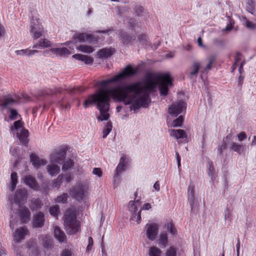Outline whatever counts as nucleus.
<instances>
[{
  "mask_svg": "<svg viewBox=\"0 0 256 256\" xmlns=\"http://www.w3.org/2000/svg\"><path fill=\"white\" fill-rule=\"evenodd\" d=\"M72 252L67 249L64 250L60 254V256H72Z\"/></svg>",
  "mask_w": 256,
  "mask_h": 256,
  "instance_id": "4d7b16f0",
  "label": "nucleus"
},
{
  "mask_svg": "<svg viewBox=\"0 0 256 256\" xmlns=\"http://www.w3.org/2000/svg\"><path fill=\"white\" fill-rule=\"evenodd\" d=\"M151 208V205L149 203H146L144 204L141 210H148Z\"/></svg>",
  "mask_w": 256,
  "mask_h": 256,
  "instance_id": "69168bd1",
  "label": "nucleus"
},
{
  "mask_svg": "<svg viewBox=\"0 0 256 256\" xmlns=\"http://www.w3.org/2000/svg\"><path fill=\"white\" fill-rule=\"evenodd\" d=\"M145 228L148 238L152 241L155 240L158 232V225L155 223L147 224Z\"/></svg>",
  "mask_w": 256,
  "mask_h": 256,
  "instance_id": "9b49d317",
  "label": "nucleus"
},
{
  "mask_svg": "<svg viewBox=\"0 0 256 256\" xmlns=\"http://www.w3.org/2000/svg\"><path fill=\"white\" fill-rule=\"evenodd\" d=\"M165 256H176V250L174 246H170L167 249Z\"/></svg>",
  "mask_w": 256,
  "mask_h": 256,
  "instance_id": "09e8293b",
  "label": "nucleus"
},
{
  "mask_svg": "<svg viewBox=\"0 0 256 256\" xmlns=\"http://www.w3.org/2000/svg\"><path fill=\"white\" fill-rule=\"evenodd\" d=\"M78 50L81 52L87 54L92 53L94 50V48L92 46L86 44L80 45L78 47Z\"/></svg>",
  "mask_w": 256,
  "mask_h": 256,
  "instance_id": "72a5a7b5",
  "label": "nucleus"
},
{
  "mask_svg": "<svg viewBox=\"0 0 256 256\" xmlns=\"http://www.w3.org/2000/svg\"><path fill=\"white\" fill-rule=\"evenodd\" d=\"M49 211L51 215L57 218L60 212V208L58 206H54L50 208Z\"/></svg>",
  "mask_w": 256,
  "mask_h": 256,
  "instance_id": "58836bf2",
  "label": "nucleus"
},
{
  "mask_svg": "<svg viewBox=\"0 0 256 256\" xmlns=\"http://www.w3.org/2000/svg\"><path fill=\"white\" fill-rule=\"evenodd\" d=\"M140 206V203L138 200H130L128 204V210L131 214L130 220L136 221L138 224L141 222V211L140 210L138 211V207Z\"/></svg>",
  "mask_w": 256,
  "mask_h": 256,
  "instance_id": "0eeeda50",
  "label": "nucleus"
},
{
  "mask_svg": "<svg viewBox=\"0 0 256 256\" xmlns=\"http://www.w3.org/2000/svg\"><path fill=\"white\" fill-rule=\"evenodd\" d=\"M214 168L211 164H209L208 170V176H210L212 180H214L215 179V176L213 175Z\"/></svg>",
  "mask_w": 256,
  "mask_h": 256,
  "instance_id": "864d4df0",
  "label": "nucleus"
},
{
  "mask_svg": "<svg viewBox=\"0 0 256 256\" xmlns=\"http://www.w3.org/2000/svg\"><path fill=\"white\" fill-rule=\"evenodd\" d=\"M64 90V89L62 88H56L50 94H56V93H62ZM64 90L68 91L70 94H74L76 92H82L85 90V88L80 86H77L76 88H68L64 89ZM47 94H50V92H47Z\"/></svg>",
  "mask_w": 256,
  "mask_h": 256,
  "instance_id": "4468645a",
  "label": "nucleus"
},
{
  "mask_svg": "<svg viewBox=\"0 0 256 256\" xmlns=\"http://www.w3.org/2000/svg\"><path fill=\"white\" fill-rule=\"evenodd\" d=\"M237 136L240 141H242L246 138V135L244 132H240Z\"/></svg>",
  "mask_w": 256,
  "mask_h": 256,
  "instance_id": "6e6d98bb",
  "label": "nucleus"
},
{
  "mask_svg": "<svg viewBox=\"0 0 256 256\" xmlns=\"http://www.w3.org/2000/svg\"><path fill=\"white\" fill-rule=\"evenodd\" d=\"M28 234V230L26 227L23 226L18 228L13 235L14 241L17 242H20Z\"/></svg>",
  "mask_w": 256,
  "mask_h": 256,
  "instance_id": "ddd939ff",
  "label": "nucleus"
},
{
  "mask_svg": "<svg viewBox=\"0 0 256 256\" xmlns=\"http://www.w3.org/2000/svg\"><path fill=\"white\" fill-rule=\"evenodd\" d=\"M134 11L136 16H142L144 12V8L141 6H136L134 8Z\"/></svg>",
  "mask_w": 256,
  "mask_h": 256,
  "instance_id": "4c0bfd02",
  "label": "nucleus"
},
{
  "mask_svg": "<svg viewBox=\"0 0 256 256\" xmlns=\"http://www.w3.org/2000/svg\"><path fill=\"white\" fill-rule=\"evenodd\" d=\"M186 108V104L182 101L173 103L168 108V112L172 116L176 117Z\"/></svg>",
  "mask_w": 256,
  "mask_h": 256,
  "instance_id": "1a4fd4ad",
  "label": "nucleus"
},
{
  "mask_svg": "<svg viewBox=\"0 0 256 256\" xmlns=\"http://www.w3.org/2000/svg\"><path fill=\"white\" fill-rule=\"evenodd\" d=\"M54 236L55 238L60 242H64L66 239V236L64 232L62 231L58 226H56L54 229Z\"/></svg>",
  "mask_w": 256,
  "mask_h": 256,
  "instance_id": "a878e982",
  "label": "nucleus"
},
{
  "mask_svg": "<svg viewBox=\"0 0 256 256\" xmlns=\"http://www.w3.org/2000/svg\"><path fill=\"white\" fill-rule=\"evenodd\" d=\"M39 46L42 48H48L52 46V43L46 38L40 39L39 40Z\"/></svg>",
  "mask_w": 256,
  "mask_h": 256,
  "instance_id": "a19ab883",
  "label": "nucleus"
},
{
  "mask_svg": "<svg viewBox=\"0 0 256 256\" xmlns=\"http://www.w3.org/2000/svg\"><path fill=\"white\" fill-rule=\"evenodd\" d=\"M128 26L132 30H135L136 26H138V24L134 18H130L128 21Z\"/></svg>",
  "mask_w": 256,
  "mask_h": 256,
  "instance_id": "3c124183",
  "label": "nucleus"
},
{
  "mask_svg": "<svg viewBox=\"0 0 256 256\" xmlns=\"http://www.w3.org/2000/svg\"><path fill=\"white\" fill-rule=\"evenodd\" d=\"M236 254L238 255H240V240L239 238H238V239H237V244L236 245Z\"/></svg>",
  "mask_w": 256,
  "mask_h": 256,
  "instance_id": "e2e57ef3",
  "label": "nucleus"
},
{
  "mask_svg": "<svg viewBox=\"0 0 256 256\" xmlns=\"http://www.w3.org/2000/svg\"><path fill=\"white\" fill-rule=\"evenodd\" d=\"M64 44L68 46L70 49L72 50H74V48H76L78 50V47L79 46L77 44V42L75 41L73 39L72 41L66 42Z\"/></svg>",
  "mask_w": 256,
  "mask_h": 256,
  "instance_id": "ea45409f",
  "label": "nucleus"
},
{
  "mask_svg": "<svg viewBox=\"0 0 256 256\" xmlns=\"http://www.w3.org/2000/svg\"><path fill=\"white\" fill-rule=\"evenodd\" d=\"M66 150L63 148L55 150L50 156V163L62 164L66 158Z\"/></svg>",
  "mask_w": 256,
  "mask_h": 256,
  "instance_id": "6e6552de",
  "label": "nucleus"
},
{
  "mask_svg": "<svg viewBox=\"0 0 256 256\" xmlns=\"http://www.w3.org/2000/svg\"><path fill=\"white\" fill-rule=\"evenodd\" d=\"M154 188L157 192H158L160 190V185L158 181L156 182L154 185Z\"/></svg>",
  "mask_w": 256,
  "mask_h": 256,
  "instance_id": "0e129e2a",
  "label": "nucleus"
},
{
  "mask_svg": "<svg viewBox=\"0 0 256 256\" xmlns=\"http://www.w3.org/2000/svg\"><path fill=\"white\" fill-rule=\"evenodd\" d=\"M73 165V160L71 159H68L66 162H65L62 165V170L63 171H66L69 170L72 167Z\"/></svg>",
  "mask_w": 256,
  "mask_h": 256,
  "instance_id": "e433bc0d",
  "label": "nucleus"
},
{
  "mask_svg": "<svg viewBox=\"0 0 256 256\" xmlns=\"http://www.w3.org/2000/svg\"><path fill=\"white\" fill-rule=\"evenodd\" d=\"M138 40L142 44H144L146 41V36L144 34H140L138 36Z\"/></svg>",
  "mask_w": 256,
  "mask_h": 256,
  "instance_id": "13d9d810",
  "label": "nucleus"
},
{
  "mask_svg": "<svg viewBox=\"0 0 256 256\" xmlns=\"http://www.w3.org/2000/svg\"><path fill=\"white\" fill-rule=\"evenodd\" d=\"M27 198V192L24 189H18L15 193L13 200L19 206L21 204H24Z\"/></svg>",
  "mask_w": 256,
  "mask_h": 256,
  "instance_id": "f8f14e48",
  "label": "nucleus"
},
{
  "mask_svg": "<svg viewBox=\"0 0 256 256\" xmlns=\"http://www.w3.org/2000/svg\"><path fill=\"white\" fill-rule=\"evenodd\" d=\"M17 101L16 100L8 97L4 99L0 106L4 109L10 108Z\"/></svg>",
  "mask_w": 256,
  "mask_h": 256,
  "instance_id": "bb28decb",
  "label": "nucleus"
},
{
  "mask_svg": "<svg viewBox=\"0 0 256 256\" xmlns=\"http://www.w3.org/2000/svg\"><path fill=\"white\" fill-rule=\"evenodd\" d=\"M213 62L214 58H210L205 60L202 62H194L190 68V78H193L196 76L200 68L201 69L200 72L202 74L207 72L208 70H210Z\"/></svg>",
  "mask_w": 256,
  "mask_h": 256,
  "instance_id": "20e7f679",
  "label": "nucleus"
},
{
  "mask_svg": "<svg viewBox=\"0 0 256 256\" xmlns=\"http://www.w3.org/2000/svg\"><path fill=\"white\" fill-rule=\"evenodd\" d=\"M126 157L124 156L121 157L120 162L116 168V172L121 174L126 170Z\"/></svg>",
  "mask_w": 256,
  "mask_h": 256,
  "instance_id": "393cba45",
  "label": "nucleus"
},
{
  "mask_svg": "<svg viewBox=\"0 0 256 256\" xmlns=\"http://www.w3.org/2000/svg\"><path fill=\"white\" fill-rule=\"evenodd\" d=\"M30 162L33 166L36 168H39L42 166L46 164V162L42 159H40L39 157L34 154H32L30 156Z\"/></svg>",
  "mask_w": 256,
  "mask_h": 256,
  "instance_id": "a211bd4d",
  "label": "nucleus"
},
{
  "mask_svg": "<svg viewBox=\"0 0 256 256\" xmlns=\"http://www.w3.org/2000/svg\"><path fill=\"white\" fill-rule=\"evenodd\" d=\"M68 196L67 194L64 193L61 196H58L56 199L55 200H56V202H58V203H60V202L64 203L66 202V200H68Z\"/></svg>",
  "mask_w": 256,
  "mask_h": 256,
  "instance_id": "49530a36",
  "label": "nucleus"
},
{
  "mask_svg": "<svg viewBox=\"0 0 256 256\" xmlns=\"http://www.w3.org/2000/svg\"><path fill=\"white\" fill-rule=\"evenodd\" d=\"M64 226L70 234H76L80 228V222L77 220L76 212L70 208L66 210L64 216Z\"/></svg>",
  "mask_w": 256,
  "mask_h": 256,
  "instance_id": "f03ea898",
  "label": "nucleus"
},
{
  "mask_svg": "<svg viewBox=\"0 0 256 256\" xmlns=\"http://www.w3.org/2000/svg\"><path fill=\"white\" fill-rule=\"evenodd\" d=\"M114 52V49L112 48H104L100 50L98 52V56L100 58H106L110 56Z\"/></svg>",
  "mask_w": 256,
  "mask_h": 256,
  "instance_id": "cd10ccee",
  "label": "nucleus"
},
{
  "mask_svg": "<svg viewBox=\"0 0 256 256\" xmlns=\"http://www.w3.org/2000/svg\"><path fill=\"white\" fill-rule=\"evenodd\" d=\"M246 26L248 29L253 30L256 28V24L252 22L247 20L246 18L244 19Z\"/></svg>",
  "mask_w": 256,
  "mask_h": 256,
  "instance_id": "8fccbe9b",
  "label": "nucleus"
},
{
  "mask_svg": "<svg viewBox=\"0 0 256 256\" xmlns=\"http://www.w3.org/2000/svg\"><path fill=\"white\" fill-rule=\"evenodd\" d=\"M18 182L17 174L15 172L12 173L10 176V184L9 186V188L11 191H14L16 188Z\"/></svg>",
  "mask_w": 256,
  "mask_h": 256,
  "instance_id": "2f4dec72",
  "label": "nucleus"
},
{
  "mask_svg": "<svg viewBox=\"0 0 256 256\" xmlns=\"http://www.w3.org/2000/svg\"><path fill=\"white\" fill-rule=\"evenodd\" d=\"M224 216L225 220H228L230 222L232 221V214L230 208L226 207L224 211Z\"/></svg>",
  "mask_w": 256,
  "mask_h": 256,
  "instance_id": "de8ad7c7",
  "label": "nucleus"
},
{
  "mask_svg": "<svg viewBox=\"0 0 256 256\" xmlns=\"http://www.w3.org/2000/svg\"><path fill=\"white\" fill-rule=\"evenodd\" d=\"M138 72V68L128 65L113 78L98 82L95 84L96 91L90 95L84 102V108L95 104L100 112L98 119L100 121L107 120L110 117V98L115 102L130 105V110L135 112L141 108H146L149 106L151 99L148 90H151L158 86L160 95H167L168 86H172L169 74H149L146 86H142L140 82H136L108 88L110 84L132 76Z\"/></svg>",
  "mask_w": 256,
  "mask_h": 256,
  "instance_id": "f257e3e1",
  "label": "nucleus"
},
{
  "mask_svg": "<svg viewBox=\"0 0 256 256\" xmlns=\"http://www.w3.org/2000/svg\"><path fill=\"white\" fill-rule=\"evenodd\" d=\"M62 175L58 176L56 179L54 180L52 186L58 189L60 186L61 183L62 182Z\"/></svg>",
  "mask_w": 256,
  "mask_h": 256,
  "instance_id": "a18cd8bd",
  "label": "nucleus"
},
{
  "mask_svg": "<svg viewBox=\"0 0 256 256\" xmlns=\"http://www.w3.org/2000/svg\"><path fill=\"white\" fill-rule=\"evenodd\" d=\"M5 34V28L4 26L0 24V38L4 36Z\"/></svg>",
  "mask_w": 256,
  "mask_h": 256,
  "instance_id": "bf43d9fd",
  "label": "nucleus"
},
{
  "mask_svg": "<svg viewBox=\"0 0 256 256\" xmlns=\"http://www.w3.org/2000/svg\"><path fill=\"white\" fill-rule=\"evenodd\" d=\"M158 242L161 246L165 248L168 243V234L166 232H162L160 234Z\"/></svg>",
  "mask_w": 256,
  "mask_h": 256,
  "instance_id": "7c9ffc66",
  "label": "nucleus"
},
{
  "mask_svg": "<svg viewBox=\"0 0 256 256\" xmlns=\"http://www.w3.org/2000/svg\"><path fill=\"white\" fill-rule=\"evenodd\" d=\"M44 216L42 212H39L34 216L32 224L36 228H41L44 224Z\"/></svg>",
  "mask_w": 256,
  "mask_h": 256,
  "instance_id": "dca6fc26",
  "label": "nucleus"
},
{
  "mask_svg": "<svg viewBox=\"0 0 256 256\" xmlns=\"http://www.w3.org/2000/svg\"><path fill=\"white\" fill-rule=\"evenodd\" d=\"M88 186L87 182H81L70 188L68 192L72 197L78 201H82L86 200L88 196Z\"/></svg>",
  "mask_w": 256,
  "mask_h": 256,
  "instance_id": "7ed1b4c3",
  "label": "nucleus"
},
{
  "mask_svg": "<svg viewBox=\"0 0 256 256\" xmlns=\"http://www.w3.org/2000/svg\"><path fill=\"white\" fill-rule=\"evenodd\" d=\"M48 172L51 176H54L60 172V168L56 164L51 163L48 166Z\"/></svg>",
  "mask_w": 256,
  "mask_h": 256,
  "instance_id": "c85d7f7f",
  "label": "nucleus"
},
{
  "mask_svg": "<svg viewBox=\"0 0 256 256\" xmlns=\"http://www.w3.org/2000/svg\"><path fill=\"white\" fill-rule=\"evenodd\" d=\"M38 50H32L30 49H24L21 50H17L15 52L16 54L17 55L24 56H32L36 52H38Z\"/></svg>",
  "mask_w": 256,
  "mask_h": 256,
  "instance_id": "c756f323",
  "label": "nucleus"
},
{
  "mask_svg": "<svg viewBox=\"0 0 256 256\" xmlns=\"http://www.w3.org/2000/svg\"><path fill=\"white\" fill-rule=\"evenodd\" d=\"M184 121V118L182 116H179L177 118L174 120L172 123V126L173 127L181 126Z\"/></svg>",
  "mask_w": 256,
  "mask_h": 256,
  "instance_id": "79ce46f5",
  "label": "nucleus"
},
{
  "mask_svg": "<svg viewBox=\"0 0 256 256\" xmlns=\"http://www.w3.org/2000/svg\"><path fill=\"white\" fill-rule=\"evenodd\" d=\"M165 227L168 231L172 235H174L176 233V230L171 222H168L165 224Z\"/></svg>",
  "mask_w": 256,
  "mask_h": 256,
  "instance_id": "37998d69",
  "label": "nucleus"
},
{
  "mask_svg": "<svg viewBox=\"0 0 256 256\" xmlns=\"http://www.w3.org/2000/svg\"><path fill=\"white\" fill-rule=\"evenodd\" d=\"M72 39L77 42L95 44L97 42L98 39L96 37L87 33H79L74 34Z\"/></svg>",
  "mask_w": 256,
  "mask_h": 256,
  "instance_id": "9d476101",
  "label": "nucleus"
},
{
  "mask_svg": "<svg viewBox=\"0 0 256 256\" xmlns=\"http://www.w3.org/2000/svg\"><path fill=\"white\" fill-rule=\"evenodd\" d=\"M92 173L100 178L102 176V171L100 168H94L93 169Z\"/></svg>",
  "mask_w": 256,
  "mask_h": 256,
  "instance_id": "5fc2aeb1",
  "label": "nucleus"
},
{
  "mask_svg": "<svg viewBox=\"0 0 256 256\" xmlns=\"http://www.w3.org/2000/svg\"><path fill=\"white\" fill-rule=\"evenodd\" d=\"M232 28V25H228L224 28L222 30V31H230Z\"/></svg>",
  "mask_w": 256,
  "mask_h": 256,
  "instance_id": "338daca9",
  "label": "nucleus"
},
{
  "mask_svg": "<svg viewBox=\"0 0 256 256\" xmlns=\"http://www.w3.org/2000/svg\"><path fill=\"white\" fill-rule=\"evenodd\" d=\"M50 50L57 56H64L71 54V52L66 48H52Z\"/></svg>",
  "mask_w": 256,
  "mask_h": 256,
  "instance_id": "6ab92c4d",
  "label": "nucleus"
},
{
  "mask_svg": "<svg viewBox=\"0 0 256 256\" xmlns=\"http://www.w3.org/2000/svg\"><path fill=\"white\" fill-rule=\"evenodd\" d=\"M169 133L171 136L174 137L176 139L182 138L186 136L185 131L183 130H169Z\"/></svg>",
  "mask_w": 256,
  "mask_h": 256,
  "instance_id": "4be33fe9",
  "label": "nucleus"
},
{
  "mask_svg": "<svg viewBox=\"0 0 256 256\" xmlns=\"http://www.w3.org/2000/svg\"><path fill=\"white\" fill-rule=\"evenodd\" d=\"M112 30H113V28H110L106 30H102V31H98L97 32H100V33H104V34H110V32H111Z\"/></svg>",
  "mask_w": 256,
  "mask_h": 256,
  "instance_id": "052dcab7",
  "label": "nucleus"
},
{
  "mask_svg": "<svg viewBox=\"0 0 256 256\" xmlns=\"http://www.w3.org/2000/svg\"><path fill=\"white\" fill-rule=\"evenodd\" d=\"M194 188L192 184H190L188 190V200L192 210H194L195 205L196 206V203L195 202L196 200L194 198Z\"/></svg>",
  "mask_w": 256,
  "mask_h": 256,
  "instance_id": "2eb2a0df",
  "label": "nucleus"
},
{
  "mask_svg": "<svg viewBox=\"0 0 256 256\" xmlns=\"http://www.w3.org/2000/svg\"><path fill=\"white\" fill-rule=\"evenodd\" d=\"M251 146H256V136H254V137H253V139H252V143H251Z\"/></svg>",
  "mask_w": 256,
  "mask_h": 256,
  "instance_id": "774afa93",
  "label": "nucleus"
},
{
  "mask_svg": "<svg viewBox=\"0 0 256 256\" xmlns=\"http://www.w3.org/2000/svg\"><path fill=\"white\" fill-rule=\"evenodd\" d=\"M162 250L156 246H152L148 248L149 256H161Z\"/></svg>",
  "mask_w": 256,
  "mask_h": 256,
  "instance_id": "473e14b6",
  "label": "nucleus"
},
{
  "mask_svg": "<svg viewBox=\"0 0 256 256\" xmlns=\"http://www.w3.org/2000/svg\"><path fill=\"white\" fill-rule=\"evenodd\" d=\"M120 182V174L115 172L114 176L113 184L114 188L118 186Z\"/></svg>",
  "mask_w": 256,
  "mask_h": 256,
  "instance_id": "c03bdc74",
  "label": "nucleus"
},
{
  "mask_svg": "<svg viewBox=\"0 0 256 256\" xmlns=\"http://www.w3.org/2000/svg\"><path fill=\"white\" fill-rule=\"evenodd\" d=\"M24 182L28 186L31 188L38 190L39 188V185L36 182L34 178L31 176H27L24 178Z\"/></svg>",
  "mask_w": 256,
  "mask_h": 256,
  "instance_id": "f3484780",
  "label": "nucleus"
},
{
  "mask_svg": "<svg viewBox=\"0 0 256 256\" xmlns=\"http://www.w3.org/2000/svg\"><path fill=\"white\" fill-rule=\"evenodd\" d=\"M244 80V76H240L238 79V85L240 88H242V86Z\"/></svg>",
  "mask_w": 256,
  "mask_h": 256,
  "instance_id": "680f3d73",
  "label": "nucleus"
},
{
  "mask_svg": "<svg viewBox=\"0 0 256 256\" xmlns=\"http://www.w3.org/2000/svg\"><path fill=\"white\" fill-rule=\"evenodd\" d=\"M117 34L124 44H128L131 42L133 39H135L134 37L128 36L126 32L121 30H118Z\"/></svg>",
  "mask_w": 256,
  "mask_h": 256,
  "instance_id": "b1692460",
  "label": "nucleus"
},
{
  "mask_svg": "<svg viewBox=\"0 0 256 256\" xmlns=\"http://www.w3.org/2000/svg\"><path fill=\"white\" fill-rule=\"evenodd\" d=\"M112 122H108L106 124V126H105L103 130L102 138H106L108 135L110 134V132L112 130Z\"/></svg>",
  "mask_w": 256,
  "mask_h": 256,
  "instance_id": "c9c22d12",
  "label": "nucleus"
},
{
  "mask_svg": "<svg viewBox=\"0 0 256 256\" xmlns=\"http://www.w3.org/2000/svg\"><path fill=\"white\" fill-rule=\"evenodd\" d=\"M230 148L231 150L236 152L238 154H242L244 152V146L238 144L236 142H231L230 146Z\"/></svg>",
  "mask_w": 256,
  "mask_h": 256,
  "instance_id": "412c9836",
  "label": "nucleus"
},
{
  "mask_svg": "<svg viewBox=\"0 0 256 256\" xmlns=\"http://www.w3.org/2000/svg\"><path fill=\"white\" fill-rule=\"evenodd\" d=\"M72 58L76 60L84 62L86 64H92L94 61L93 58L90 56L80 54H74Z\"/></svg>",
  "mask_w": 256,
  "mask_h": 256,
  "instance_id": "5701e85b",
  "label": "nucleus"
},
{
  "mask_svg": "<svg viewBox=\"0 0 256 256\" xmlns=\"http://www.w3.org/2000/svg\"><path fill=\"white\" fill-rule=\"evenodd\" d=\"M18 115L17 111L14 109H12L10 110V118L14 120L18 118Z\"/></svg>",
  "mask_w": 256,
  "mask_h": 256,
  "instance_id": "603ef678",
  "label": "nucleus"
},
{
  "mask_svg": "<svg viewBox=\"0 0 256 256\" xmlns=\"http://www.w3.org/2000/svg\"><path fill=\"white\" fill-rule=\"evenodd\" d=\"M10 129L13 132L16 131V136L22 144L26 145L28 144L29 141L28 138L29 132L27 130L24 128L20 120L14 122V126H12Z\"/></svg>",
  "mask_w": 256,
  "mask_h": 256,
  "instance_id": "39448f33",
  "label": "nucleus"
},
{
  "mask_svg": "<svg viewBox=\"0 0 256 256\" xmlns=\"http://www.w3.org/2000/svg\"><path fill=\"white\" fill-rule=\"evenodd\" d=\"M20 213L21 220L23 222H26L30 220V212L29 210L25 206L20 207Z\"/></svg>",
  "mask_w": 256,
  "mask_h": 256,
  "instance_id": "aec40b11",
  "label": "nucleus"
},
{
  "mask_svg": "<svg viewBox=\"0 0 256 256\" xmlns=\"http://www.w3.org/2000/svg\"><path fill=\"white\" fill-rule=\"evenodd\" d=\"M42 206V204L40 200L38 198H36L32 200L30 208L32 210H34L40 208Z\"/></svg>",
  "mask_w": 256,
  "mask_h": 256,
  "instance_id": "f704fd0d",
  "label": "nucleus"
},
{
  "mask_svg": "<svg viewBox=\"0 0 256 256\" xmlns=\"http://www.w3.org/2000/svg\"><path fill=\"white\" fill-rule=\"evenodd\" d=\"M30 34L34 39L40 38L44 32L43 26L39 22V18L32 16L30 24Z\"/></svg>",
  "mask_w": 256,
  "mask_h": 256,
  "instance_id": "423d86ee",
  "label": "nucleus"
}]
</instances>
